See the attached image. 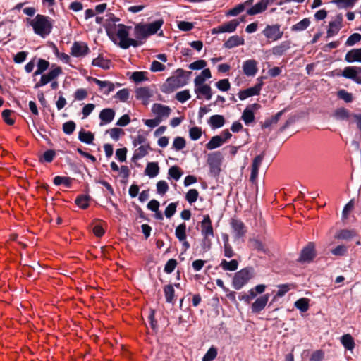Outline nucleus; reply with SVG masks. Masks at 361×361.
Returning <instances> with one entry per match:
<instances>
[{"label":"nucleus","instance_id":"obj_1","mask_svg":"<svg viewBox=\"0 0 361 361\" xmlns=\"http://www.w3.org/2000/svg\"><path fill=\"white\" fill-rule=\"evenodd\" d=\"M192 72L185 71L182 68L176 71L175 75L167 78L166 82L162 85L161 91L164 93L173 92L178 88L186 85Z\"/></svg>","mask_w":361,"mask_h":361},{"label":"nucleus","instance_id":"obj_2","mask_svg":"<svg viewBox=\"0 0 361 361\" xmlns=\"http://www.w3.org/2000/svg\"><path fill=\"white\" fill-rule=\"evenodd\" d=\"M30 24L32 27L35 33L42 37L49 35L53 27L49 17L41 14H37L35 19L30 20Z\"/></svg>","mask_w":361,"mask_h":361},{"label":"nucleus","instance_id":"obj_3","mask_svg":"<svg viewBox=\"0 0 361 361\" xmlns=\"http://www.w3.org/2000/svg\"><path fill=\"white\" fill-rule=\"evenodd\" d=\"M255 269L247 267L236 272L233 278L232 284L235 290L241 289L252 278L255 276Z\"/></svg>","mask_w":361,"mask_h":361},{"label":"nucleus","instance_id":"obj_4","mask_svg":"<svg viewBox=\"0 0 361 361\" xmlns=\"http://www.w3.org/2000/svg\"><path fill=\"white\" fill-rule=\"evenodd\" d=\"M117 27V37L120 39L118 45L121 48L127 49L130 46L133 47H138V44L135 42V39L128 37L129 30L132 29L131 26H127L124 24H118Z\"/></svg>","mask_w":361,"mask_h":361},{"label":"nucleus","instance_id":"obj_5","mask_svg":"<svg viewBox=\"0 0 361 361\" xmlns=\"http://www.w3.org/2000/svg\"><path fill=\"white\" fill-rule=\"evenodd\" d=\"M317 256L315 244L314 242H309L305 246L301 252L298 262L300 263H310L314 260Z\"/></svg>","mask_w":361,"mask_h":361},{"label":"nucleus","instance_id":"obj_6","mask_svg":"<svg viewBox=\"0 0 361 361\" xmlns=\"http://www.w3.org/2000/svg\"><path fill=\"white\" fill-rule=\"evenodd\" d=\"M337 76H343L361 85V66H347Z\"/></svg>","mask_w":361,"mask_h":361},{"label":"nucleus","instance_id":"obj_7","mask_svg":"<svg viewBox=\"0 0 361 361\" xmlns=\"http://www.w3.org/2000/svg\"><path fill=\"white\" fill-rule=\"evenodd\" d=\"M221 160L222 155L220 152H214L208 154L207 164L209 166L210 172L214 176L219 175L221 171Z\"/></svg>","mask_w":361,"mask_h":361},{"label":"nucleus","instance_id":"obj_8","mask_svg":"<svg viewBox=\"0 0 361 361\" xmlns=\"http://www.w3.org/2000/svg\"><path fill=\"white\" fill-rule=\"evenodd\" d=\"M263 35L271 41H277L282 38L283 31L281 30L279 24L267 25L262 31Z\"/></svg>","mask_w":361,"mask_h":361},{"label":"nucleus","instance_id":"obj_9","mask_svg":"<svg viewBox=\"0 0 361 361\" xmlns=\"http://www.w3.org/2000/svg\"><path fill=\"white\" fill-rule=\"evenodd\" d=\"M230 225L235 240H238L245 237L247 233V228L241 220L238 219H231Z\"/></svg>","mask_w":361,"mask_h":361},{"label":"nucleus","instance_id":"obj_10","mask_svg":"<svg viewBox=\"0 0 361 361\" xmlns=\"http://www.w3.org/2000/svg\"><path fill=\"white\" fill-rule=\"evenodd\" d=\"M61 73L62 68L59 66L51 69L48 73L42 75L40 80L35 84V88L37 89L46 85L56 79Z\"/></svg>","mask_w":361,"mask_h":361},{"label":"nucleus","instance_id":"obj_11","mask_svg":"<svg viewBox=\"0 0 361 361\" xmlns=\"http://www.w3.org/2000/svg\"><path fill=\"white\" fill-rule=\"evenodd\" d=\"M240 22L237 19L231 20L227 23H223L222 25L214 27L211 32L212 35L228 32L231 33L236 30L238 26L239 25Z\"/></svg>","mask_w":361,"mask_h":361},{"label":"nucleus","instance_id":"obj_12","mask_svg":"<svg viewBox=\"0 0 361 361\" xmlns=\"http://www.w3.org/2000/svg\"><path fill=\"white\" fill-rule=\"evenodd\" d=\"M90 50L85 42L75 41L71 48V54L74 57H82L87 55Z\"/></svg>","mask_w":361,"mask_h":361},{"label":"nucleus","instance_id":"obj_13","mask_svg":"<svg viewBox=\"0 0 361 361\" xmlns=\"http://www.w3.org/2000/svg\"><path fill=\"white\" fill-rule=\"evenodd\" d=\"M201 234L202 236L211 237L214 236V231L212 224V220L209 214L203 216V219L200 222Z\"/></svg>","mask_w":361,"mask_h":361},{"label":"nucleus","instance_id":"obj_14","mask_svg":"<svg viewBox=\"0 0 361 361\" xmlns=\"http://www.w3.org/2000/svg\"><path fill=\"white\" fill-rule=\"evenodd\" d=\"M134 35L135 42L138 44V47L143 44L145 40L149 37L147 31L143 24L139 23L134 27Z\"/></svg>","mask_w":361,"mask_h":361},{"label":"nucleus","instance_id":"obj_15","mask_svg":"<svg viewBox=\"0 0 361 361\" xmlns=\"http://www.w3.org/2000/svg\"><path fill=\"white\" fill-rule=\"evenodd\" d=\"M264 83L262 82L257 83L254 87L247 88L246 90H240L238 93V97L240 100H244L247 97L259 95L260 94L262 87Z\"/></svg>","mask_w":361,"mask_h":361},{"label":"nucleus","instance_id":"obj_16","mask_svg":"<svg viewBox=\"0 0 361 361\" xmlns=\"http://www.w3.org/2000/svg\"><path fill=\"white\" fill-rule=\"evenodd\" d=\"M343 21V16L341 13L338 14L335 20L329 22V29L327 30V37H331L339 32L341 28V23Z\"/></svg>","mask_w":361,"mask_h":361},{"label":"nucleus","instance_id":"obj_17","mask_svg":"<svg viewBox=\"0 0 361 361\" xmlns=\"http://www.w3.org/2000/svg\"><path fill=\"white\" fill-rule=\"evenodd\" d=\"M269 298V294H264L257 298L251 305L252 312L254 314H258L263 310L268 302Z\"/></svg>","mask_w":361,"mask_h":361},{"label":"nucleus","instance_id":"obj_18","mask_svg":"<svg viewBox=\"0 0 361 361\" xmlns=\"http://www.w3.org/2000/svg\"><path fill=\"white\" fill-rule=\"evenodd\" d=\"M152 111L157 115V118L169 117L171 109L169 106L163 105L161 104H154Z\"/></svg>","mask_w":361,"mask_h":361},{"label":"nucleus","instance_id":"obj_19","mask_svg":"<svg viewBox=\"0 0 361 361\" xmlns=\"http://www.w3.org/2000/svg\"><path fill=\"white\" fill-rule=\"evenodd\" d=\"M257 61L254 59H249L243 62V71L247 76H254L257 71Z\"/></svg>","mask_w":361,"mask_h":361},{"label":"nucleus","instance_id":"obj_20","mask_svg":"<svg viewBox=\"0 0 361 361\" xmlns=\"http://www.w3.org/2000/svg\"><path fill=\"white\" fill-rule=\"evenodd\" d=\"M245 44L243 37L238 35H233L230 37L224 44V47L226 49H232L240 45Z\"/></svg>","mask_w":361,"mask_h":361},{"label":"nucleus","instance_id":"obj_21","mask_svg":"<svg viewBox=\"0 0 361 361\" xmlns=\"http://www.w3.org/2000/svg\"><path fill=\"white\" fill-rule=\"evenodd\" d=\"M345 61L348 63H361V47L348 51L345 56Z\"/></svg>","mask_w":361,"mask_h":361},{"label":"nucleus","instance_id":"obj_22","mask_svg":"<svg viewBox=\"0 0 361 361\" xmlns=\"http://www.w3.org/2000/svg\"><path fill=\"white\" fill-rule=\"evenodd\" d=\"M115 116V111L110 108H106L102 109L99 115V117L102 121L100 125H102V123H109L114 120V118Z\"/></svg>","mask_w":361,"mask_h":361},{"label":"nucleus","instance_id":"obj_23","mask_svg":"<svg viewBox=\"0 0 361 361\" xmlns=\"http://www.w3.org/2000/svg\"><path fill=\"white\" fill-rule=\"evenodd\" d=\"M290 41H283L279 45L274 47L271 49V52L274 56H281L283 55L287 50L290 48Z\"/></svg>","mask_w":361,"mask_h":361},{"label":"nucleus","instance_id":"obj_24","mask_svg":"<svg viewBox=\"0 0 361 361\" xmlns=\"http://www.w3.org/2000/svg\"><path fill=\"white\" fill-rule=\"evenodd\" d=\"M279 290L274 297L272 301L270 302L269 305L272 304V302L276 299V298H281L285 295L286 293H288L290 289H295L296 288V285L294 283H285L280 284L278 286Z\"/></svg>","mask_w":361,"mask_h":361},{"label":"nucleus","instance_id":"obj_25","mask_svg":"<svg viewBox=\"0 0 361 361\" xmlns=\"http://www.w3.org/2000/svg\"><path fill=\"white\" fill-rule=\"evenodd\" d=\"M195 92L197 94V99L201 98L200 94L204 95L207 100L211 99L212 97V88L209 85H202L200 87H197L195 88Z\"/></svg>","mask_w":361,"mask_h":361},{"label":"nucleus","instance_id":"obj_26","mask_svg":"<svg viewBox=\"0 0 361 361\" xmlns=\"http://www.w3.org/2000/svg\"><path fill=\"white\" fill-rule=\"evenodd\" d=\"M163 24L164 20L162 19H159L152 23L143 25L145 27L147 33L150 36L156 34L158 32V30L161 28V27L163 25Z\"/></svg>","mask_w":361,"mask_h":361},{"label":"nucleus","instance_id":"obj_27","mask_svg":"<svg viewBox=\"0 0 361 361\" xmlns=\"http://www.w3.org/2000/svg\"><path fill=\"white\" fill-rule=\"evenodd\" d=\"M267 6L268 5L264 1L260 0L255 6L247 10V14L249 16H254L261 13L267 9Z\"/></svg>","mask_w":361,"mask_h":361},{"label":"nucleus","instance_id":"obj_28","mask_svg":"<svg viewBox=\"0 0 361 361\" xmlns=\"http://www.w3.org/2000/svg\"><path fill=\"white\" fill-rule=\"evenodd\" d=\"M159 173V166L157 162H149L145 170V173L149 178L157 176Z\"/></svg>","mask_w":361,"mask_h":361},{"label":"nucleus","instance_id":"obj_29","mask_svg":"<svg viewBox=\"0 0 361 361\" xmlns=\"http://www.w3.org/2000/svg\"><path fill=\"white\" fill-rule=\"evenodd\" d=\"M148 149L152 150L149 144L143 145L138 147V149L135 152L132 161H135L137 159H140L148 154Z\"/></svg>","mask_w":361,"mask_h":361},{"label":"nucleus","instance_id":"obj_30","mask_svg":"<svg viewBox=\"0 0 361 361\" xmlns=\"http://www.w3.org/2000/svg\"><path fill=\"white\" fill-rule=\"evenodd\" d=\"M350 116H351V114H350V111L344 107H341V108L336 109L334 113V117L336 120H339V121L348 120L349 118L350 117Z\"/></svg>","mask_w":361,"mask_h":361},{"label":"nucleus","instance_id":"obj_31","mask_svg":"<svg viewBox=\"0 0 361 361\" xmlns=\"http://www.w3.org/2000/svg\"><path fill=\"white\" fill-rule=\"evenodd\" d=\"M209 123L213 129L219 128L225 123V118L221 115H213L209 118Z\"/></svg>","mask_w":361,"mask_h":361},{"label":"nucleus","instance_id":"obj_32","mask_svg":"<svg viewBox=\"0 0 361 361\" xmlns=\"http://www.w3.org/2000/svg\"><path fill=\"white\" fill-rule=\"evenodd\" d=\"M78 139L80 142L90 145L93 142L94 135L90 131H85L84 129H81L78 133Z\"/></svg>","mask_w":361,"mask_h":361},{"label":"nucleus","instance_id":"obj_33","mask_svg":"<svg viewBox=\"0 0 361 361\" xmlns=\"http://www.w3.org/2000/svg\"><path fill=\"white\" fill-rule=\"evenodd\" d=\"M224 143L223 137L221 135L213 136L208 143L206 144V148L209 150H212L219 147Z\"/></svg>","mask_w":361,"mask_h":361},{"label":"nucleus","instance_id":"obj_34","mask_svg":"<svg viewBox=\"0 0 361 361\" xmlns=\"http://www.w3.org/2000/svg\"><path fill=\"white\" fill-rule=\"evenodd\" d=\"M111 63V62L110 60L105 59L100 55L97 58L93 59L92 62V66H98L104 70H109L110 68Z\"/></svg>","mask_w":361,"mask_h":361},{"label":"nucleus","instance_id":"obj_35","mask_svg":"<svg viewBox=\"0 0 361 361\" xmlns=\"http://www.w3.org/2000/svg\"><path fill=\"white\" fill-rule=\"evenodd\" d=\"M341 342L346 350H352L355 345L354 338L349 334H344L341 338Z\"/></svg>","mask_w":361,"mask_h":361},{"label":"nucleus","instance_id":"obj_36","mask_svg":"<svg viewBox=\"0 0 361 361\" xmlns=\"http://www.w3.org/2000/svg\"><path fill=\"white\" fill-rule=\"evenodd\" d=\"M357 235V233L355 230L342 229L340 230L335 238L341 240H350Z\"/></svg>","mask_w":361,"mask_h":361},{"label":"nucleus","instance_id":"obj_37","mask_svg":"<svg viewBox=\"0 0 361 361\" xmlns=\"http://www.w3.org/2000/svg\"><path fill=\"white\" fill-rule=\"evenodd\" d=\"M358 0H333L331 3L336 5L339 9L353 8Z\"/></svg>","mask_w":361,"mask_h":361},{"label":"nucleus","instance_id":"obj_38","mask_svg":"<svg viewBox=\"0 0 361 361\" xmlns=\"http://www.w3.org/2000/svg\"><path fill=\"white\" fill-rule=\"evenodd\" d=\"M91 200V197L88 195H78L75 203L81 209H85L89 207V202Z\"/></svg>","mask_w":361,"mask_h":361},{"label":"nucleus","instance_id":"obj_39","mask_svg":"<svg viewBox=\"0 0 361 361\" xmlns=\"http://www.w3.org/2000/svg\"><path fill=\"white\" fill-rule=\"evenodd\" d=\"M164 293L166 298V302L168 303H173L175 298V290L173 285H166L164 287Z\"/></svg>","mask_w":361,"mask_h":361},{"label":"nucleus","instance_id":"obj_40","mask_svg":"<svg viewBox=\"0 0 361 361\" xmlns=\"http://www.w3.org/2000/svg\"><path fill=\"white\" fill-rule=\"evenodd\" d=\"M220 267L225 271H233L238 269V262L236 259H232L230 262L223 259L220 264Z\"/></svg>","mask_w":361,"mask_h":361},{"label":"nucleus","instance_id":"obj_41","mask_svg":"<svg viewBox=\"0 0 361 361\" xmlns=\"http://www.w3.org/2000/svg\"><path fill=\"white\" fill-rule=\"evenodd\" d=\"M135 96L137 99H142L147 102L151 97L149 89L148 87H139L135 90Z\"/></svg>","mask_w":361,"mask_h":361},{"label":"nucleus","instance_id":"obj_42","mask_svg":"<svg viewBox=\"0 0 361 361\" xmlns=\"http://www.w3.org/2000/svg\"><path fill=\"white\" fill-rule=\"evenodd\" d=\"M175 235L179 241H183L184 240H186V224L185 223L179 224L176 228Z\"/></svg>","mask_w":361,"mask_h":361},{"label":"nucleus","instance_id":"obj_43","mask_svg":"<svg viewBox=\"0 0 361 361\" xmlns=\"http://www.w3.org/2000/svg\"><path fill=\"white\" fill-rule=\"evenodd\" d=\"M310 25V19L307 18H305L302 19V20H300V22H298V23L293 25L291 27V30L293 32H301V31L306 30L309 27Z\"/></svg>","mask_w":361,"mask_h":361},{"label":"nucleus","instance_id":"obj_44","mask_svg":"<svg viewBox=\"0 0 361 361\" xmlns=\"http://www.w3.org/2000/svg\"><path fill=\"white\" fill-rule=\"evenodd\" d=\"M49 66V62L43 59H39L37 63V70L34 72L33 75H39L42 74Z\"/></svg>","mask_w":361,"mask_h":361},{"label":"nucleus","instance_id":"obj_45","mask_svg":"<svg viewBox=\"0 0 361 361\" xmlns=\"http://www.w3.org/2000/svg\"><path fill=\"white\" fill-rule=\"evenodd\" d=\"M310 300L306 298H302L295 302V307L302 312H305L309 310Z\"/></svg>","mask_w":361,"mask_h":361},{"label":"nucleus","instance_id":"obj_46","mask_svg":"<svg viewBox=\"0 0 361 361\" xmlns=\"http://www.w3.org/2000/svg\"><path fill=\"white\" fill-rule=\"evenodd\" d=\"M241 118L246 125H249L255 120L254 112L249 107H246L242 114Z\"/></svg>","mask_w":361,"mask_h":361},{"label":"nucleus","instance_id":"obj_47","mask_svg":"<svg viewBox=\"0 0 361 361\" xmlns=\"http://www.w3.org/2000/svg\"><path fill=\"white\" fill-rule=\"evenodd\" d=\"M53 182L56 185L63 184L66 188H70L72 183V178L66 176H57L54 177Z\"/></svg>","mask_w":361,"mask_h":361},{"label":"nucleus","instance_id":"obj_48","mask_svg":"<svg viewBox=\"0 0 361 361\" xmlns=\"http://www.w3.org/2000/svg\"><path fill=\"white\" fill-rule=\"evenodd\" d=\"M168 174L171 178H173L176 180H178L181 177L183 172L180 167L177 166H173L169 168Z\"/></svg>","mask_w":361,"mask_h":361},{"label":"nucleus","instance_id":"obj_49","mask_svg":"<svg viewBox=\"0 0 361 361\" xmlns=\"http://www.w3.org/2000/svg\"><path fill=\"white\" fill-rule=\"evenodd\" d=\"M76 124L73 121H68L63 124L62 129L65 134L71 135L75 130Z\"/></svg>","mask_w":361,"mask_h":361},{"label":"nucleus","instance_id":"obj_50","mask_svg":"<svg viewBox=\"0 0 361 361\" xmlns=\"http://www.w3.org/2000/svg\"><path fill=\"white\" fill-rule=\"evenodd\" d=\"M199 197V192L196 189H190L185 195V200L190 203L195 202Z\"/></svg>","mask_w":361,"mask_h":361},{"label":"nucleus","instance_id":"obj_51","mask_svg":"<svg viewBox=\"0 0 361 361\" xmlns=\"http://www.w3.org/2000/svg\"><path fill=\"white\" fill-rule=\"evenodd\" d=\"M106 133H109L110 137L115 141H118L121 135H124L123 129L119 128H114L106 130Z\"/></svg>","mask_w":361,"mask_h":361},{"label":"nucleus","instance_id":"obj_52","mask_svg":"<svg viewBox=\"0 0 361 361\" xmlns=\"http://www.w3.org/2000/svg\"><path fill=\"white\" fill-rule=\"evenodd\" d=\"M186 142L183 137H176L173 140V148L176 151H179L185 147Z\"/></svg>","mask_w":361,"mask_h":361},{"label":"nucleus","instance_id":"obj_53","mask_svg":"<svg viewBox=\"0 0 361 361\" xmlns=\"http://www.w3.org/2000/svg\"><path fill=\"white\" fill-rule=\"evenodd\" d=\"M361 40V35L359 33H353L348 37L345 42V46L352 47L358 43Z\"/></svg>","mask_w":361,"mask_h":361},{"label":"nucleus","instance_id":"obj_54","mask_svg":"<svg viewBox=\"0 0 361 361\" xmlns=\"http://www.w3.org/2000/svg\"><path fill=\"white\" fill-rule=\"evenodd\" d=\"M56 156V152L53 149H48L44 152L42 157H40L39 161L43 162L46 161L47 163H50L53 161L54 157Z\"/></svg>","mask_w":361,"mask_h":361},{"label":"nucleus","instance_id":"obj_55","mask_svg":"<svg viewBox=\"0 0 361 361\" xmlns=\"http://www.w3.org/2000/svg\"><path fill=\"white\" fill-rule=\"evenodd\" d=\"M175 98L180 102L184 103L190 98L189 90H184L176 94Z\"/></svg>","mask_w":361,"mask_h":361},{"label":"nucleus","instance_id":"obj_56","mask_svg":"<svg viewBox=\"0 0 361 361\" xmlns=\"http://www.w3.org/2000/svg\"><path fill=\"white\" fill-rule=\"evenodd\" d=\"M337 96L340 99H342L347 103L351 102L353 99V94L345 90L338 91Z\"/></svg>","mask_w":361,"mask_h":361},{"label":"nucleus","instance_id":"obj_57","mask_svg":"<svg viewBox=\"0 0 361 361\" xmlns=\"http://www.w3.org/2000/svg\"><path fill=\"white\" fill-rule=\"evenodd\" d=\"M245 10V4H239L226 12L227 16H236Z\"/></svg>","mask_w":361,"mask_h":361},{"label":"nucleus","instance_id":"obj_58","mask_svg":"<svg viewBox=\"0 0 361 361\" xmlns=\"http://www.w3.org/2000/svg\"><path fill=\"white\" fill-rule=\"evenodd\" d=\"M146 72L135 71L132 74L131 79L136 83L141 82L147 80Z\"/></svg>","mask_w":361,"mask_h":361},{"label":"nucleus","instance_id":"obj_59","mask_svg":"<svg viewBox=\"0 0 361 361\" xmlns=\"http://www.w3.org/2000/svg\"><path fill=\"white\" fill-rule=\"evenodd\" d=\"M331 252L335 256H345L348 252V247L344 245H340L332 249Z\"/></svg>","mask_w":361,"mask_h":361},{"label":"nucleus","instance_id":"obj_60","mask_svg":"<svg viewBox=\"0 0 361 361\" xmlns=\"http://www.w3.org/2000/svg\"><path fill=\"white\" fill-rule=\"evenodd\" d=\"M202 129L199 127H192L189 130V136L192 140H197L202 135Z\"/></svg>","mask_w":361,"mask_h":361},{"label":"nucleus","instance_id":"obj_61","mask_svg":"<svg viewBox=\"0 0 361 361\" xmlns=\"http://www.w3.org/2000/svg\"><path fill=\"white\" fill-rule=\"evenodd\" d=\"M217 355V349L214 347H211L202 358V361H212Z\"/></svg>","mask_w":361,"mask_h":361},{"label":"nucleus","instance_id":"obj_62","mask_svg":"<svg viewBox=\"0 0 361 361\" xmlns=\"http://www.w3.org/2000/svg\"><path fill=\"white\" fill-rule=\"evenodd\" d=\"M13 113V111L11 109H5L1 113V116L4 122L9 126H12L15 123V120L10 118L11 114Z\"/></svg>","mask_w":361,"mask_h":361},{"label":"nucleus","instance_id":"obj_63","mask_svg":"<svg viewBox=\"0 0 361 361\" xmlns=\"http://www.w3.org/2000/svg\"><path fill=\"white\" fill-rule=\"evenodd\" d=\"M178 202H171L166 208L164 214L166 218L170 219L176 212Z\"/></svg>","mask_w":361,"mask_h":361},{"label":"nucleus","instance_id":"obj_64","mask_svg":"<svg viewBox=\"0 0 361 361\" xmlns=\"http://www.w3.org/2000/svg\"><path fill=\"white\" fill-rule=\"evenodd\" d=\"M169 185L165 180H159L157 183V191L159 195H164L169 190Z\"/></svg>","mask_w":361,"mask_h":361}]
</instances>
